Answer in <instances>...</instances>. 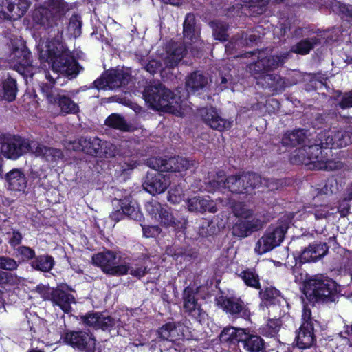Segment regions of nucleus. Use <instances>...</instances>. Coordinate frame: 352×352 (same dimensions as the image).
<instances>
[{
    "label": "nucleus",
    "mask_w": 352,
    "mask_h": 352,
    "mask_svg": "<svg viewBox=\"0 0 352 352\" xmlns=\"http://www.w3.org/2000/svg\"><path fill=\"white\" fill-rule=\"evenodd\" d=\"M157 333L162 339L170 342H175L181 339L188 340L190 338L188 327L181 322L166 323L160 328Z\"/></svg>",
    "instance_id": "obj_22"
},
{
    "label": "nucleus",
    "mask_w": 352,
    "mask_h": 352,
    "mask_svg": "<svg viewBox=\"0 0 352 352\" xmlns=\"http://www.w3.org/2000/svg\"><path fill=\"white\" fill-rule=\"evenodd\" d=\"M6 180L8 189L12 191H24L27 186V179L19 169H13L8 173Z\"/></svg>",
    "instance_id": "obj_30"
},
{
    "label": "nucleus",
    "mask_w": 352,
    "mask_h": 352,
    "mask_svg": "<svg viewBox=\"0 0 352 352\" xmlns=\"http://www.w3.org/2000/svg\"><path fill=\"white\" fill-rule=\"evenodd\" d=\"M105 124L114 129L126 131L128 125L124 119L118 114L113 113L109 116L105 120Z\"/></svg>",
    "instance_id": "obj_45"
},
{
    "label": "nucleus",
    "mask_w": 352,
    "mask_h": 352,
    "mask_svg": "<svg viewBox=\"0 0 352 352\" xmlns=\"http://www.w3.org/2000/svg\"><path fill=\"white\" fill-rule=\"evenodd\" d=\"M16 252L22 257L23 260L31 259L35 255L34 251L30 248L26 246L19 247L16 250Z\"/></svg>",
    "instance_id": "obj_53"
},
{
    "label": "nucleus",
    "mask_w": 352,
    "mask_h": 352,
    "mask_svg": "<svg viewBox=\"0 0 352 352\" xmlns=\"http://www.w3.org/2000/svg\"><path fill=\"white\" fill-rule=\"evenodd\" d=\"M234 235L239 237L248 236L252 232L250 229L248 219L239 221L233 227Z\"/></svg>",
    "instance_id": "obj_47"
},
{
    "label": "nucleus",
    "mask_w": 352,
    "mask_h": 352,
    "mask_svg": "<svg viewBox=\"0 0 352 352\" xmlns=\"http://www.w3.org/2000/svg\"><path fill=\"white\" fill-rule=\"evenodd\" d=\"M302 323H308L313 325L311 311L309 306L304 305L302 314Z\"/></svg>",
    "instance_id": "obj_57"
},
{
    "label": "nucleus",
    "mask_w": 352,
    "mask_h": 352,
    "mask_svg": "<svg viewBox=\"0 0 352 352\" xmlns=\"http://www.w3.org/2000/svg\"><path fill=\"white\" fill-rule=\"evenodd\" d=\"M305 136V132L303 129L287 132L284 135L282 143L285 146H295L302 142Z\"/></svg>",
    "instance_id": "obj_37"
},
{
    "label": "nucleus",
    "mask_w": 352,
    "mask_h": 352,
    "mask_svg": "<svg viewBox=\"0 0 352 352\" xmlns=\"http://www.w3.org/2000/svg\"><path fill=\"white\" fill-rule=\"evenodd\" d=\"M231 3L234 2L235 5L232 6V8H228L229 12H231L230 15L235 10L236 12L241 8L240 6H248L249 8L257 7L262 10V8L267 3L268 0H230Z\"/></svg>",
    "instance_id": "obj_41"
},
{
    "label": "nucleus",
    "mask_w": 352,
    "mask_h": 352,
    "mask_svg": "<svg viewBox=\"0 0 352 352\" xmlns=\"http://www.w3.org/2000/svg\"><path fill=\"white\" fill-rule=\"evenodd\" d=\"M238 275L247 286L256 289L260 287L259 277L254 270L248 269L241 272Z\"/></svg>",
    "instance_id": "obj_42"
},
{
    "label": "nucleus",
    "mask_w": 352,
    "mask_h": 352,
    "mask_svg": "<svg viewBox=\"0 0 352 352\" xmlns=\"http://www.w3.org/2000/svg\"><path fill=\"white\" fill-rule=\"evenodd\" d=\"M288 226L286 223L272 226L255 244L254 251L261 255L279 246L283 242Z\"/></svg>",
    "instance_id": "obj_11"
},
{
    "label": "nucleus",
    "mask_w": 352,
    "mask_h": 352,
    "mask_svg": "<svg viewBox=\"0 0 352 352\" xmlns=\"http://www.w3.org/2000/svg\"><path fill=\"white\" fill-rule=\"evenodd\" d=\"M257 36L256 35L251 34L249 36L248 38L247 36H245V38H243L241 43H245L246 45H250V43L255 42Z\"/></svg>",
    "instance_id": "obj_61"
},
{
    "label": "nucleus",
    "mask_w": 352,
    "mask_h": 352,
    "mask_svg": "<svg viewBox=\"0 0 352 352\" xmlns=\"http://www.w3.org/2000/svg\"><path fill=\"white\" fill-rule=\"evenodd\" d=\"M211 26L213 28V36L216 40H226L228 25L226 23L214 21L212 23Z\"/></svg>",
    "instance_id": "obj_46"
},
{
    "label": "nucleus",
    "mask_w": 352,
    "mask_h": 352,
    "mask_svg": "<svg viewBox=\"0 0 352 352\" xmlns=\"http://www.w3.org/2000/svg\"><path fill=\"white\" fill-rule=\"evenodd\" d=\"M10 60L16 71L23 75H33L34 67L32 65L30 51L22 41L13 44L12 52L10 55Z\"/></svg>",
    "instance_id": "obj_14"
},
{
    "label": "nucleus",
    "mask_w": 352,
    "mask_h": 352,
    "mask_svg": "<svg viewBox=\"0 0 352 352\" xmlns=\"http://www.w3.org/2000/svg\"><path fill=\"white\" fill-rule=\"evenodd\" d=\"M208 84V78L199 72L191 74L186 82L187 90L193 93L204 89Z\"/></svg>",
    "instance_id": "obj_36"
},
{
    "label": "nucleus",
    "mask_w": 352,
    "mask_h": 352,
    "mask_svg": "<svg viewBox=\"0 0 352 352\" xmlns=\"http://www.w3.org/2000/svg\"><path fill=\"white\" fill-rule=\"evenodd\" d=\"M164 3H169L173 6H180L183 3V0H162Z\"/></svg>",
    "instance_id": "obj_62"
},
{
    "label": "nucleus",
    "mask_w": 352,
    "mask_h": 352,
    "mask_svg": "<svg viewBox=\"0 0 352 352\" xmlns=\"http://www.w3.org/2000/svg\"><path fill=\"white\" fill-rule=\"evenodd\" d=\"M280 329V324L277 320H270L265 327L262 329L263 336L267 337H274L277 335Z\"/></svg>",
    "instance_id": "obj_48"
},
{
    "label": "nucleus",
    "mask_w": 352,
    "mask_h": 352,
    "mask_svg": "<svg viewBox=\"0 0 352 352\" xmlns=\"http://www.w3.org/2000/svg\"><path fill=\"white\" fill-rule=\"evenodd\" d=\"M131 79L130 72L124 69H113L106 72L94 81L98 89H115L129 83Z\"/></svg>",
    "instance_id": "obj_13"
},
{
    "label": "nucleus",
    "mask_w": 352,
    "mask_h": 352,
    "mask_svg": "<svg viewBox=\"0 0 352 352\" xmlns=\"http://www.w3.org/2000/svg\"><path fill=\"white\" fill-rule=\"evenodd\" d=\"M199 27L195 23V17L192 14H188L184 22V35L188 39L195 43L199 38Z\"/></svg>",
    "instance_id": "obj_35"
},
{
    "label": "nucleus",
    "mask_w": 352,
    "mask_h": 352,
    "mask_svg": "<svg viewBox=\"0 0 352 352\" xmlns=\"http://www.w3.org/2000/svg\"><path fill=\"white\" fill-rule=\"evenodd\" d=\"M34 332L38 334V339H42L43 342L46 341L47 344H52L57 342L58 336L50 331L45 321H41L39 327L34 329Z\"/></svg>",
    "instance_id": "obj_40"
},
{
    "label": "nucleus",
    "mask_w": 352,
    "mask_h": 352,
    "mask_svg": "<svg viewBox=\"0 0 352 352\" xmlns=\"http://www.w3.org/2000/svg\"><path fill=\"white\" fill-rule=\"evenodd\" d=\"M3 98L10 102L15 99L17 88L15 80L8 78L3 81Z\"/></svg>",
    "instance_id": "obj_44"
},
{
    "label": "nucleus",
    "mask_w": 352,
    "mask_h": 352,
    "mask_svg": "<svg viewBox=\"0 0 352 352\" xmlns=\"http://www.w3.org/2000/svg\"><path fill=\"white\" fill-rule=\"evenodd\" d=\"M146 210L149 215L157 222H159L166 227H172L175 229L180 228L182 223L175 219L172 214L169 212L166 206H162L155 200L147 202ZM182 225H181V228Z\"/></svg>",
    "instance_id": "obj_17"
},
{
    "label": "nucleus",
    "mask_w": 352,
    "mask_h": 352,
    "mask_svg": "<svg viewBox=\"0 0 352 352\" xmlns=\"http://www.w3.org/2000/svg\"><path fill=\"white\" fill-rule=\"evenodd\" d=\"M245 331V329L228 327L223 329L219 338L221 342L236 344L238 342H242Z\"/></svg>",
    "instance_id": "obj_33"
},
{
    "label": "nucleus",
    "mask_w": 352,
    "mask_h": 352,
    "mask_svg": "<svg viewBox=\"0 0 352 352\" xmlns=\"http://www.w3.org/2000/svg\"><path fill=\"white\" fill-rule=\"evenodd\" d=\"M11 274L0 271V285L8 283Z\"/></svg>",
    "instance_id": "obj_60"
},
{
    "label": "nucleus",
    "mask_w": 352,
    "mask_h": 352,
    "mask_svg": "<svg viewBox=\"0 0 352 352\" xmlns=\"http://www.w3.org/2000/svg\"><path fill=\"white\" fill-rule=\"evenodd\" d=\"M263 300L274 303L275 299L279 296V292L274 287H267L264 291L260 292Z\"/></svg>",
    "instance_id": "obj_51"
},
{
    "label": "nucleus",
    "mask_w": 352,
    "mask_h": 352,
    "mask_svg": "<svg viewBox=\"0 0 352 352\" xmlns=\"http://www.w3.org/2000/svg\"><path fill=\"white\" fill-rule=\"evenodd\" d=\"M296 341V345L300 349L310 347L314 342L313 325L308 323H302Z\"/></svg>",
    "instance_id": "obj_32"
},
{
    "label": "nucleus",
    "mask_w": 352,
    "mask_h": 352,
    "mask_svg": "<svg viewBox=\"0 0 352 352\" xmlns=\"http://www.w3.org/2000/svg\"><path fill=\"white\" fill-rule=\"evenodd\" d=\"M316 143L311 146H305L298 150L300 155H304L306 153L307 159L309 160V164L313 168L323 170H333L342 167V163L340 161L329 160L328 150L329 147H326L325 144H322L320 140V133L318 135Z\"/></svg>",
    "instance_id": "obj_9"
},
{
    "label": "nucleus",
    "mask_w": 352,
    "mask_h": 352,
    "mask_svg": "<svg viewBox=\"0 0 352 352\" xmlns=\"http://www.w3.org/2000/svg\"><path fill=\"white\" fill-rule=\"evenodd\" d=\"M142 231L145 237H155L160 232L157 226H143Z\"/></svg>",
    "instance_id": "obj_58"
},
{
    "label": "nucleus",
    "mask_w": 352,
    "mask_h": 352,
    "mask_svg": "<svg viewBox=\"0 0 352 352\" xmlns=\"http://www.w3.org/2000/svg\"><path fill=\"white\" fill-rule=\"evenodd\" d=\"M342 292V286L331 278L315 277L307 280L304 285V294L310 302L333 300V297Z\"/></svg>",
    "instance_id": "obj_8"
},
{
    "label": "nucleus",
    "mask_w": 352,
    "mask_h": 352,
    "mask_svg": "<svg viewBox=\"0 0 352 352\" xmlns=\"http://www.w3.org/2000/svg\"><path fill=\"white\" fill-rule=\"evenodd\" d=\"M83 322L87 326L102 329H107L109 327H114L118 322V321H116L109 316L98 313L88 314L83 318Z\"/></svg>",
    "instance_id": "obj_28"
},
{
    "label": "nucleus",
    "mask_w": 352,
    "mask_h": 352,
    "mask_svg": "<svg viewBox=\"0 0 352 352\" xmlns=\"http://www.w3.org/2000/svg\"><path fill=\"white\" fill-rule=\"evenodd\" d=\"M186 47L177 43L170 44L165 53L158 54L156 59L150 60L144 69L150 74H155L157 71L175 67L183 58Z\"/></svg>",
    "instance_id": "obj_10"
},
{
    "label": "nucleus",
    "mask_w": 352,
    "mask_h": 352,
    "mask_svg": "<svg viewBox=\"0 0 352 352\" xmlns=\"http://www.w3.org/2000/svg\"><path fill=\"white\" fill-rule=\"evenodd\" d=\"M2 154L8 159L16 160L30 152L42 157L49 162H55L63 157V152L56 148H47L36 142L30 143L19 136L8 139L1 146Z\"/></svg>",
    "instance_id": "obj_5"
},
{
    "label": "nucleus",
    "mask_w": 352,
    "mask_h": 352,
    "mask_svg": "<svg viewBox=\"0 0 352 352\" xmlns=\"http://www.w3.org/2000/svg\"><path fill=\"white\" fill-rule=\"evenodd\" d=\"M37 50L41 65L46 67L45 63H47L51 68V71H44L49 84H43L41 87L48 102L58 104L63 114L78 113V105L66 96L64 91L53 87V85L62 86L65 82V79L61 81L62 77L73 78L79 72L78 65L70 51L58 38L39 43Z\"/></svg>",
    "instance_id": "obj_1"
},
{
    "label": "nucleus",
    "mask_w": 352,
    "mask_h": 352,
    "mask_svg": "<svg viewBox=\"0 0 352 352\" xmlns=\"http://www.w3.org/2000/svg\"><path fill=\"white\" fill-rule=\"evenodd\" d=\"M242 343L243 348L249 352H259L264 348V340L246 329Z\"/></svg>",
    "instance_id": "obj_34"
},
{
    "label": "nucleus",
    "mask_w": 352,
    "mask_h": 352,
    "mask_svg": "<svg viewBox=\"0 0 352 352\" xmlns=\"http://www.w3.org/2000/svg\"><path fill=\"white\" fill-rule=\"evenodd\" d=\"M224 177V172L219 171L211 180L205 182L206 187L203 188L201 186L199 189L212 192L227 188L233 193L251 194L254 190L259 188L263 182L267 185V181L265 179L262 180L261 176L256 173H249L241 176H230L226 180Z\"/></svg>",
    "instance_id": "obj_3"
},
{
    "label": "nucleus",
    "mask_w": 352,
    "mask_h": 352,
    "mask_svg": "<svg viewBox=\"0 0 352 352\" xmlns=\"http://www.w3.org/2000/svg\"><path fill=\"white\" fill-rule=\"evenodd\" d=\"M324 243H313L305 248L300 256L301 263L316 262L327 252Z\"/></svg>",
    "instance_id": "obj_29"
},
{
    "label": "nucleus",
    "mask_w": 352,
    "mask_h": 352,
    "mask_svg": "<svg viewBox=\"0 0 352 352\" xmlns=\"http://www.w3.org/2000/svg\"><path fill=\"white\" fill-rule=\"evenodd\" d=\"M318 43L319 39L316 36L303 39L293 46L291 51L296 54L305 55L308 54Z\"/></svg>",
    "instance_id": "obj_39"
},
{
    "label": "nucleus",
    "mask_w": 352,
    "mask_h": 352,
    "mask_svg": "<svg viewBox=\"0 0 352 352\" xmlns=\"http://www.w3.org/2000/svg\"><path fill=\"white\" fill-rule=\"evenodd\" d=\"M120 153L121 155H126V153H122L118 151L117 147L112 143L104 142L103 149L102 151L101 157H113Z\"/></svg>",
    "instance_id": "obj_49"
},
{
    "label": "nucleus",
    "mask_w": 352,
    "mask_h": 352,
    "mask_svg": "<svg viewBox=\"0 0 352 352\" xmlns=\"http://www.w3.org/2000/svg\"><path fill=\"white\" fill-rule=\"evenodd\" d=\"M54 265V258L48 255H41L36 257L31 263L34 269L42 272L50 271Z\"/></svg>",
    "instance_id": "obj_38"
},
{
    "label": "nucleus",
    "mask_w": 352,
    "mask_h": 352,
    "mask_svg": "<svg viewBox=\"0 0 352 352\" xmlns=\"http://www.w3.org/2000/svg\"><path fill=\"white\" fill-rule=\"evenodd\" d=\"M197 292V287H186L183 292V307L185 311L201 322L204 320L206 313L198 302Z\"/></svg>",
    "instance_id": "obj_19"
},
{
    "label": "nucleus",
    "mask_w": 352,
    "mask_h": 352,
    "mask_svg": "<svg viewBox=\"0 0 352 352\" xmlns=\"http://www.w3.org/2000/svg\"><path fill=\"white\" fill-rule=\"evenodd\" d=\"M210 199V197H194L187 200V207L190 212H204L208 211L214 213L217 210V201Z\"/></svg>",
    "instance_id": "obj_27"
},
{
    "label": "nucleus",
    "mask_w": 352,
    "mask_h": 352,
    "mask_svg": "<svg viewBox=\"0 0 352 352\" xmlns=\"http://www.w3.org/2000/svg\"><path fill=\"white\" fill-rule=\"evenodd\" d=\"M36 290L44 300L52 301L54 306H58L65 313L70 312L72 304L75 303L73 295L59 288H50L42 285H38Z\"/></svg>",
    "instance_id": "obj_12"
},
{
    "label": "nucleus",
    "mask_w": 352,
    "mask_h": 352,
    "mask_svg": "<svg viewBox=\"0 0 352 352\" xmlns=\"http://www.w3.org/2000/svg\"><path fill=\"white\" fill-rule=\"evenodd\" d=\"M199 113L205 123L215 130L223 131L229 129L232 126L230 121L222 118L212 107L201 109Z\"/></svg>",
    "instance_id": "obj_24"
},
{
    "label": "nucleus",
    "mask_w": 352,
    "mask_h": 352,
    "mask_svg": "<svg viewBox=\"0 0 352 352\" xmlns=\"http://www.w3.org/2000/svg\"><path fill=\"white\" fill-rule=\"evenodd\" d=\"M64 342L83 352H96V340L91 333L83 331H68L62 337Z\"/></svg>",
    "instance_id": "obj_15"
},
{
    "label": "nucleus",
    "mask_w": 352,
    "mask_h": 352,
    "mask_svg": "<svg viewBox=\"0 0 352 352\" xmlns=\"http://www.w3.org/2000/svg\"><path fill=\"white\" fill-rule=\"evenodd\" d=\"M322 190L325 194H333L336 192L338 190V184L336 181L334 179H328Z\"/></svg>",
    "instance_id": "obj_54"
},
{
    "label": "nucleus",
    "mask_w": 352,
    "mask_h": 352,
    "mask_svg": "<svg viewBox=\"0 0 352 352\" xmlns=\"http://www.w3.org/2000/svg\"><path fill=\"white\" fill-rule=\"evenodd\" d=\"M143 97L153 109L163 110L178 116H184L188 112L187 101L177 97L160 83L148 86Z\"/></svg>",
    "instance_id": "obj_4"
},
{
    "label": "nucleus",
    "mask_w": 352,
    "mask_h": 352,
    "mask_svg": "<svg viewBox=\"0 0 352 352\" xmlns=\"http://www.w3.org/2000/svg\"><path fill=\"white\" fill-rule=\"evenodd\" d=\"M217 305L225 311L232 316L248 318L250 311L244 302L237 298L219 296L217 298Z\"/></svg>",
    "instance_id": "obj_21"
},
{
    "label": "nucleus",
    "mask_w": 352,
    "mask_h": 352,
    "mask_svg": "<svg viewBox=\"0 0 352 352\" xmlns=\"http://www.w3.org/2000/svg\"><path fill=\"white\" fill-rule=\"evenodd\" d=\"M69 10L68 5L63 0H48L42 6L36 9L33 14V21L45 30L57 28L56 30L59 34V24Z\"/></svg>",
    "instance_id": "obj_7"
},
{
    "label": "nucleus",
    "mask_w": 352,
    "mask_h": 352,
    "mask_svg": "<svg viewBox=\"0 0 352 352\" xmlns=\"http://www.w3.org/2000/svg\"><path fill=\"white\" fill-rule=\"evenodd\" d=\"M148 166L160 172H178L187 170L193 162L183 157H177L165 160L162 158H151L147 162Z\"/></svg>",
    "instance_id": "obj_16"
},
{
    "label": "nucleus",
    "mask_w": 352,
    "mask_h": 352,
    "mask_svg": "<svg viewBox=\"0 0 352 352\" xmlns=\"http://www.w3.org/2000/svg\"><path fill=\"white\" fill-rule=\"evenodd\" d=\"M251 56H255L258 60L254 63L250 64V71L254 75L257 84L265 88H270L278 91L283 88V82L280 76L268 74L267 72L276 68L284 63L287 54L280 56H269V50H261L256 53H248Z\"/></svg>",
    "instance_id": "obj_2"
},
{
    "label": "nucleus",
    "mask_w": 352,
    "mask_h": 352,
    "mask_svg": "<svg viewBox=\"0 0 352 352\" xmlns=\"http://www.w3.org/2000/svg\"><path fill=\"white\" fill-rule=\"evenodd\" d=\"M318 197L314 199V204L306 206L302 210L294 214L293 217L299 220L311 219L312 217L316 220L327 218L329 214L330 206L328 205L318 204Z\"/></svg>",
    "instance_id": "obj_23"
},
{
    "label": "nucleus",
    "mask_w": 352,
    "mask_h": 352,
    "mask_svg": "<svg viewBox=\"0 0 352 352\" xmlns=\"http://www.w3.org/2000/svg\"><path fill=\"white\" fill-rule=\"evenodd\" d=\"M29 7L28 0H0V19L17 20L25 14Z\"/></svg>",
    "instance_id": "obj_18"
},
{
    "label": "nucleus",
    "mask_w": 352,
    "mask_h": 352,
    "mask_svg": "<svg viewBox=\"0 0 352 352\" xmlns=\"http://www.w3.org/2000/svg\"><path fill=\"white\" fill-rule=\"evenodd\" d=\"M114 206L119 204L121 208L122 213L131 219L140 221L142 219V214L140 211L138 204L133 202L131 197H126L123 199H115L113 201Z\"/></svg>",
    "instance_id": "obj_31"
},
{
    "label": "nucleus",
    "mask_w": 352,
    "mask_h": 352,
    "mask_svg": "<svg viewBox=\"0 0 352 352\" xmlns=\"http://www.w3.org/2000/svg\"><path fill=\"white\" fill-rule=\"evenodd\" d=\"M248 224L251 232L259 230L263 226L262 221L258 219H248Z\"/></svg>",
    "instance_id": "obj_59"
},
{
    "label": "nucleus",
    "mask_w": 352,
    "mask_h": 352,
    "mask_svg": "<svg viewBox=\"0 0 352 352\" xmlns=\"http://www.w3.org/2000/svg\"><path fill=\"white\" fill-rule=\"evenodd\" d=\"M17 262L10 257L0 256V269L12 271L17 268Z\"/></svg>",
    "instance_id": "obj_50"
},
{
    "label": "nucleus",
    "mask_w": 352,
    "mask_h": 352,
    "mask_svg": "<svg viewBox=\"0 0 352 352\" xmlns=\"http://www.w3.org/2000/svg\"><path fill=\"white\" fill-rule=\"evenodd\" d=\"M22 239V236L21 233L17 231H13L12 233L9 234V243L13 248H15L16 245H19Z\"/></svg>",
    "instance_id": "obj_55"
},
{
    "label": "nucleus",
    "mask_w": 352,
    "mask_h": 352,
    "mask_svg": "<svg viewBox=\"0 0 352 352\" xmlns=\"http://www.w3.org/2000/svg\"><path fill=\"white\" fill-rule=\"evenodd\" d=\"M92 262L102 270L110 275L122 276L129 273L134 277L141 278L146 273V267L131 265L124 262L119 263L116 260V254L111 251L99 252L92 256Z\"/></svg>",
    "instance_id": "obj_6"
},
{
    "label": "nucleus",
    "mask_w": 352,
    "mask_h": 352,
    "mask_svg": "<svg viewBox=\"0 0 352 352\" xmlns=\"http://www.w3.org/2000/svg\"><path fill=\"white\" fill-rule=\"evenodd\" d=\"M82 21L80 17L77 15H73L69 21L65 30L66 34L70 37L77 38L81 34Z\"/></svg>",
    "instance_id": "obj_43"
},
{
    "label": "nucleus",
    "mask_w": 352,
    "mask_h": 352,
    "mask_svg": "<svg viewBox=\"0 0 352 352\" xmlns=\"http://www.w3.org/2000/svg\"><path fill=\"white\" fill-rule=\"evenodd\" d=\"M342 12H345L347 15L352 17V7L351 6L343 5Z\"/></svg>",
    "instance_id": "obj_63"
},
{
    "label": "nucleus",
    "mask_w": 352,
    "mask_h": 352,
    "mask_svg": "<svg viewBox=\"0 0 352 352\" xmlns=\"http://www.w3.org/2000/svg\"><path fill=\"white\" fill-rule=\"evenodd\" d=\"M170 177L157 173L154 176L148 175L143 184L144 188L150 194L155 195L163 192L170 185Z\"/></svg>",
    "instance_id": "obj_26"
},
{
    "label": "nucleus",
    "mask_w": 352,
    "mask_h": 352,
    "mask_svg": "<svg viewBox=\"0 0 352 352\" xmlns=\"http://www.w3.org/2000/svg\"><path fill=\"white\" fill-rule=\"evenodd\" d=\"M184 198V195L182 188L177 187L175 189H171L168 192V200L173 204H179Z\"/></svg>",
    "instance_id": "obj_52"
},
{
    "label": "nucleus",
    "mask_w": 352,
    "mask_h": 352,
    "mask_svg": "<svg viewBox=\"0 0 352 352\" xmlns=\"http://www.w3.org/2000/svg\"><path fill=\"white\" fill-rule=\"evenodd\" d=\"M199 233L201 236H207L208 234H209V232H208V228H204V227L199 230Z\"/></svg>",
    "instance_id": "obj_64"
},
{
    "label": "nucleus",
    "mask_w": 352,
    "mask_h": 352,
    "mask_svg": "<svg viewBox=\"0 0 352 352\" xmlns=\"http://www.w3.org/2000/svg\"><path fill=\"white\" fill-rule=\"evenodd\" d=\"M320 140L326 147L340 148L347 146L352 142V134L348 131L336 129L324 131L320 133Z\"/></svg>",
    "instance_id": "obj_20"
},
{
    "label": "nucleus",
    "mask_w": 352,
    "mask_h": 352,
    "mask_svg": "<svg viewBox=\"0 0 352 352\" xmlns=\"http://www.w3.org/2000/svg\"><path fill=\"white\" fill-rule=\"evenodd\" d=\"M104 142H102L98 138H82L78 142L72 144L69 149L75 151H82L91 155L101 157Z\"/></svg>",
    "instance_id": "obj_25"
},
{
    "label": "nucleus",
    "mask_w": 352,
    "mask_h": 352,
    "mask_svg": "<svg viewBox=\"0 0 352 352\" xmlns=\"http://www.w3.org/2000/svg\"><path fill=\"white\" fill-rule=\"evenodd\" d=\"M339 106L342 109L352 107V91L343 95Z\"/></svg>",
    "instance_id": "obj_56"
}]
</instances>
